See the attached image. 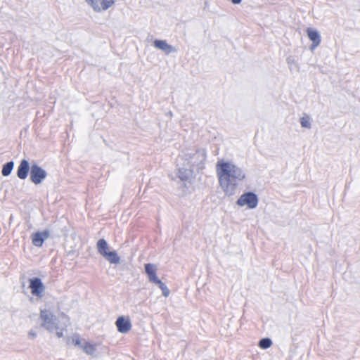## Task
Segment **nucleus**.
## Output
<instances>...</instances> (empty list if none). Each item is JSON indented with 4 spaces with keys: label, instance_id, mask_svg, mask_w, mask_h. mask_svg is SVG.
<instances>
[{
    "label": "nucleus",
    "instance_id": "f257e3e1",
    "mask_svg": "<svg viewBox=\"0 0 360 360\" xmlns=\"http://www.w3.org/2000/svg\"><path fill=\"white\" fill-rule=\"evenodd\" d=\"M216 168L219 185L225 195H233L239 183L245 178V172L236 165L224 160L217 162Z\"/></svg>",
    "mask_w": 360,
    "mask_h": 360
},
{
    "label": "nucleus",
    "instance_id": "f03ea898",
    "mask_svg": "<svg viewBox=\"0 0 360 360\" xmlns=\"http://www.w3.org/2000/svg\"><path fill=\"white\" fill-rule=\"evenodd\" d=\"M207 153L205 148H198L190 150L183 155H179L178 161L184 160L183 166L189 167L194 170L195 167L198 169H202L204 167V163L206 160Z\"/></svg>",
    "mask_w": 360,
    "mask_h": 360
},
{
    "label": "nucleus",
    "instance_id": "7ed1b4c3",
    "mask_svg": "<svg viewBox=\"0 0 360 360\" xmlns=\"http://www.w3.org/2000/svg\"><path fill=\"white\" fill-rule=\"evenodd\" d=\"M40 319L42 321L41 326L49 332L52 333L59 328L56 317L48 309H41Z\"/></svg>",
    "mask_w": 360,
    "mask_h": 360
},
{
    "label": "nucleus",
    "instance_id": "20e7f679",
    "mask_svg": "<svg viewBox=\"0 0 360 360\" xmlns=\"http://www.w3.org/2000/svg\"><path fill=\"white\" fill-rule=\"evenodd\" d=\"M259 202L258 195L252 191H247L237 200L236 204L240 207L246 205L249 209H255Z\"/></svg>",
    "mask_w": 360,
    "mask_h": 360
},
{
    "label": "nucleus",
    "instance_id": "39448f33",
    "mask_svg": "<svg viewBox=\"0 0 360 360\" xmlns=\"http://www.w3.org/2000/svg\"><path fill=\"white\" fill-rule=\"evenodd\" d=\"M47 172L35 162L32 163V169L30 174V181L35 185H39L46 178Z\"/></svg>",
    "mask_w": 360,
    "mask_h": 360
},
{
    "label": "nucleus",
    "instance_id": "423d86ee",
    "mask_svg": "<svg viewBox=\"0 0 360 360\" xmlns=\"http://www.w3.org/2000/svg\"><path fill=\"white\" fill-rule=\"evenodd\" d=\"M29 288L33 295L41 297L45 290V286L40 278L33 277L29 279Z\"/></svg>",
    "mask_w": 360,
    "mask_h": 360
},
{
    "label": "nucleus",
    "instance_id": "0eeeda50",
    "mask_svg": "<svg viewBox=\"0 0 360 360\" xmlns=\"http://www.w3.org/2000/svg\"><path fill=\"white\" fill-rule=\"evenodd\" d=\"M31 169L32 165H30L28 160L22 159L18 166L16 175L20 179L25 180L27 178L29 174H30Z\"/></svg>",
    "mask_w": 360,
    "mask_h": 360
},
{
    "label": "nucleus",
    "instance_id": "6e6552de",
    "mask_svg": "<svg viewBox=\"0 0 360 360\" xmlns=\"http://www.w3.org/2000/svg\"><path fill=\"white\" fill-rule=\"evenodd\" d=\"M115 325L117 326V331L120 333H128L132 326L129 317L124 316H119L115 321Z\"/></svg>",
    "mask_w": 360,
    "mask_h": 360
},
{
    "label": "nucleus",
    "instance_id": "1a4fd4ad",
    "mask_svg": "<svg viewBox=\"0 0 360 360\" xmlns=\"http://www.w3.org/2000/svg\"><path fill=\"white\" fill-rule=\"evenodd\" d=\"M50 231L47 229L43 231H37L32 234V243L36 247H41L44 243V240L49 238Z\"/></svg>",
    "mask_w": 360,
    "mask_h": 360
},
{
    "label": "nucleus",
    "instance_id": "9d476101",
    "mask_svg": "<svg viewBox=\"0 0 360 360\" xmlns=\"http://www.w3.org/2000/svg\"><path fill=\"white\" fill-rule=\"evenodd\" d=\"M153 46L156 49L164 51L166 55L177 52L176 48L169 44L166 40L155 39L153 41Z\"/></svg>",
    "mask_w": 360,
    "mask_h": 360
},
{
    "label": "nucleus",
    "instance_id": "9b49d317",
    "mask_svg": "<svg viewBox=\"0 0 360 360\" xmlns=\"http://www.w3.org/2000/svg\"><path fill=\"white\" fill-rule=\"evenodd\" d=\"M307 33L309 39L312 41L310 49L313 51L320 44L321 35L316 30L311 27L307 28Z\"/></svg>",
    "mask_w": 360,
    "mask_h": 360
},
{
    "label": "nucleus",
    "instance_id": "f8f14e48",
    "mask_svg": "<svg viewBox=\"0 0 360 360\" xmlns=\"http://www.w3.org/2000/svg\"><path fill=\"white\" fill-rule=\"evenodd\" d=\"M145 272L148 276V281L153 283L158 277L157 276V266L152 263H147L144 265Z\"/></svg>",
    "mask_w": 360,
    "mask_h": 360
},
{
    "label": "nucleus",
    "instance_id": "ddd939ff",
    "mask_svg": "<svg viewBox=\"0 0 360 360\" xmlns=\"http://www.w3.org/2000/svg\"><path fill=\"white\" fill-rule=\"evenodd\" d=\"M193 169L189 167H180L177 176L182 181H188L193 176Z\"/></svg>",
    "mask_w": 360,
    "mask_h": 360
},
{
    "label": "nucleus",
    "instance_id": "4468645a",
    "mask_svg": "<svg viewBox=\"0 0 360 360\" xmlns=\"http://www.w3.org/2000/svg\"><path fill=\"white\" fill-rule=\"evenodd\" d=\"M96 248L98 250V252L103 257L104 255L110 251V246L104 238H101L97 241L96 243Z\"/></svg>",
    "mask_w": 360,
    "mask_h": 360
},
{
    "label": "nucleus",
    "instance_id": "2eb2a0df",
    "mask_svg": "<svg viewBox=\"0 0 360 360\" xmlns=\"http://www.w3.org/2000/svg\"><path fill=\"white\" fill-rule=\"evenodd\" d=\"M103 257L110 264H117L120 262V257L115 250H110Z\"/></svg>",
    "mask_w": 360,
    "mask_h": 360
},
{
    "label": "nucleus",
    "instance_id": "dca6fc26",
    "mask_svg": "<svg viewBox=\"0 0 360 360\" xmlns=\"http://www.w3.org/2000/svg\"><path fill=\"white\" fill-rule=\"evenodd\" d=\"M14 165H15V163H14V161H13V160L6 162L2 167V170H1L2 176H8L13 171V169L14 168Z\"/></svg>",
    "mask_w": 360,
    "mask_h": 360
},
{
    "label": "nucleus",
    "instance_id": "f3484780",
    "mask_svg": "<svg viewBox=\"0 0 360 360\" xmlns=\"http://www.w3.org/2000/svg\"><path fill=\"white\" fill-rule=\"evenodd\" d=\"M153 283L158 286V288L162 290V293L164 297H167L169 295V289L167 288L165 283L162 282L161 280L158 278Z\"/></svg>",
    "mask_w": 360,
    "mask_h": 360
},
{
    "label": "nucleus",
    "instance_id": "a211bd4d",
    "mask_svg": "<svg viewBox=\"0 0 360 360\" xmlns=\"http://www.w3.org/2000/svg\"><path fill=\"white\" fill-rule=\"evenodd\" d=\"M82 349L86 354L89 355H93L96 350V346L87 341L84 342L82 346Z\"/></svg>",
    "mask_w": 360,
    "mask_h": 360
},
{
    "label": "nucleus",
    "instance_id": "6ab92c4d",
    "mask_svg": "<svg viewBox=\"0 0 360 360\" xmlns=\"http://www.w3.org/2000/svg\"><path fill=\"white\" fill-rule=\"evenodd\" d=\"M272 344L273 342L271 338H263L259 341L258 346L263 349H266L271 347Z\"/></svg>",
    "mask_w": 360,
    "mask_h": 360
},
{
    "label": "nucleus",
    "instance_id": "aec40b11",
    "mask_svg": "<svg viewBox=\"0 0 360 360\" xmlns=\"http://www.w3.org/2000/svg\"><path fill=\"white\" fill-rule=\"evenodd\" d=\"M101 0H85V2L90 6L95 12H101Z\"/></svg>",
    "mask_w": 360,
    "mask_h": 360
},
{
    "label": "nucleus",
    "instance_id": "412c9836",
    "mask_svg": "<svg viewBox=\"0 0 360 360\" xmlns=\"http://www.w3.org/2000/svg\"><path fill=\"white\" fill-rule=\"evenodd\" d=\"M115 4L114 0H101L100 5L101 11L108 10Z\"/></svg>",
    "mask_w": 360,
    "mask_h": 360
},
{
    "label": "nucleus",
    "instance_id": "4be33fe9",
    "mask_svg": "<svg viewBox=\"0 0 360 360\" xmlns=\"http://www.w3.org/2000/svg\"><path fill=\"white\" fill-rule=\"evenodd\" d=\"M72 343L75 346H77V347L82 348V346L83 345V344L82 343V340L80 339L79 334L75 333L72 336Z\"/></svg>",
    "mask_w": 360,
    "mask_h": 360
},
{
    "label": "nucleus",
    "instance_id": "5701e85b",
    "mask_svg": "<svg viewBox=\"0 0 360 360\" xmlns=\"http://www.w3.org/2000/svg\"><path fill=\"white\" fill-rule=\"evenodd\" d=\"M300 124L304 128L310 129L311 128V122L309 117H302L300 118Z\"/></svg>",
    "mask_w": 360,
    "mask_h": 360
},
{
    "label": "nucleus",
    "instance_id": "b1692460",
    "mask_svg": "<svg viewBox=\"0 0 360 360\" xmlns=\"http://www.w3.org/2000/svg\"><path fill=\"white\" fill-rule=\"evenodd\" d=\"M28 336L32 339H34L36 337H37V333L33 331L32 330H31L29 333H28Z\"/></svg>",
    "mask_w": 360,
    "mask_h": 360
},
{
    "label": "nucleus",
    "instance_id": "393cba45",
    "mask_svg": "<svg viewBox=\"0 0 360 360\" xmlns=\"http://www.w3.org/2000/svg\"><path fill=\"white\" fill-rule=\"evenodd\" d=\"M56 335H57L58 338H62L63 336V330H61L60 331H57L56 332Z\"/></svg>",
    "mask_w": 360,
    "mask_h": 360
},
{
    "label": "nucleus",
    "instance_id": "a878e982",
    "mask_svg": "<svg viewBox=\"0 0 360 360\" xmlns=\"http://www.w3.org/2000/svg\"><path fill=\"white\" fill-rule=\"evenodd\" d=\"M233 4H240L242 2V0H231Z\"/></svg>",
    "mask_w": 360,
    "mask_h": 360
},
{
    "label": "nucleus",
    "instance_id": "bb28decb",
    "mask_svg": "<svg viewBox=\"0 0 360 360\" xmlns=\"http://www.w3.org/2000/svg\"><path fill=\"white\" fill-rule=\"evenodd\" d=\"M287 62H288V63H290V62H292V60H291V58H290V57H288V58H287Z\"/></svg>",
    "mask_w": 360,
    "mask_h": 360
},
{
    "label": "nucleus",
    "instance_id": "cd10ccee",
    "mask_svg": "<svg viewBox=\"0 0 360 360\" xmlns=\"http://www.w3.org/2000/svg\"><path fill=\"white\" fill-rule=\"evenodd\" d=\"M181 161V160H180L179 161L177 160V165H179V162Z\"/></svg>",
    "mask_w": 360,
    "mask_h": 360
}]
</instances>
